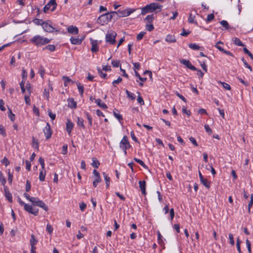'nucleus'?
Masks as SVG:
<instances>
[{
  "label": "nucleus",
  "mask_w": 253,
  "mask_h": 253,
  "mask_svg": "<svg viewBox=\"0 0 253 253\" xmlns=\"http://www.w3.org/2000/svg\"><path fill=\"white\" fill-rule=\"evenodd\" d=\"M0 182L2 185H4L6 183V179L1 171L0 172Z\"/></svg>",
  "instance_id": "58836bf2"
},
{
  "label": "nucleus",
  "mask_w": 253,
  "mask_h": 253,
  "mask_svg": "<svg viewBox=\"0 0 253 253\" xmlns=\"http://www.w3.org/2000/svg\"><path fill=\"white\" fill-rule=\"evenodd\" d=\"M137 102L140 104V105H143L144 104V101L142 98V97L139 95L137 99Z\"/></svg>",
  "instance_id": "e2e57ef3"
},
{
  "label": "nucleus",
  "mask_w": 253,
  "mask_h": 253,
  "mask_svg": "<svg viewBox=\"0 0 253 253\" xmlns=\"http://www.w3.org/2000/svg\"><path fill=\"white\" fill-rule=\"evenodd\" d=\"M50 41V40L40 35H36L30 39V42L37 46H41L48 43Z\"/></svg>",
  "instance_id": "f03ea898"
},
{
  "label": "nucleus",
  "mask_w": 253,
  "mask_h": 253,
  "mask_svg": "<svg viewBox=\"0 0 253 253\" xmlns=\"http://www.w3.org/2000/svg\"><path fill=\"white\" fill-rule=\"evenodd\" d=\"M95 102L98 106L104 109H106L108 108L107 106L104 103H101V100L100 99H96Z\"/></svg>",
  "instance_id": "412c9836"
},
{
  "label": "nucleus",
  "mask_w": 253,
  "mask_h": 253,
  "mask_svg": "<svg viewBox=\"0 0 253 253\" xmlns=\"http://www.w3.org/2000/svg\"><path fill=\"white\" fill-rule=\"evenodd\" d=\"M106 13H107V17H107L108 18V20L109 21H110L112 19L113 15L115 14V11L112 12H110V13L107 12Z\"/></svg>",
  "instance_id": "13d9d810"
},
{
  "label": "nucleus",
  "mask_w": 253,
  "mask_h": 253,
  "mask_svg": "<svg viewBox=\"0 0 253 253\" xmlns=\"http://www.w3.org/2000/svg\"><path fill=\"white\" fill-rule=\"evenodd\" d=\"M243 51L246 54H248L252 59H253V54L246 47L243 48Z\"/></svg>",
  "instance_id": "49530a36"
},
{
  "label": "nucleus",
  "mask_w": 253,
  "mask_h": 253,
  "mask_svg": "<svg viewBox=\"0 0 253 253\" xmlns=\"http://www.w3.org/2000/svg\"><path fill=\"white\" fill-rule=\"evenodd\" d=\"M24 210L29 213L33 214L35 216H37L38 214V209L36 210V209H34L31 206L26 204L24 206Z\"/></svg>",
  "instance_id": "1a4fd4ad"
},
{
  "label": "nucleus",
  "mask_w": 253,
  "mask_h": 253,
  "mask_svg": "<svg viewBox=\"0 0 253 253\" xmlns=\"http://www.w3.org/2000/svg\"><path fill=\"white\" fill-rule=\"evenodd\" d=\"M242 61H243V62L244 63L245 67L247 68H248L251 71H252V68L251 66H250L248 63L247 62V61L245 60V59L244 58H242Z\"/></svg>",
  "instance_id": "864d4df0"
},
{
  "label": "nucleus",
  "mask_w": 253,
  "mask_h": 253,
  "mask_svg": "<svg viewBox=\"0 0 253 253\" xmlns=\"http://www.w3.org/2000/svg\"><path fill=\"white\" fill-rule=\"evenodd\" d=\"M234 43L236 45L240 46H244L245 44L241 42V41L238 38H235L233 40Z\"/></svg>",
  "instance_id": "393cba45"
},
{
  "label": "nucleus",
  "mask_w": 253,
  "mask_h": 253,
  "mask_svg": "<svg viewBox=\"0 0 253 253\" xmlns=\"http://www.w3.org/2000/svg\"><path fill=\"white\" fill-rule=\"evenodd\" d=\"M47 112L48 113V115L50 117V118L51 119V120H54L56 117V115L55 114L52 113L50 109H49Z\"/></svg>",
  "instance_id": "bf43d9fd"
},
{
  "label": "nucleus",
  "mask_w": 253,
  "mask_h": 253,
  "mask_svg": "<svg viewBox=\"0 0 253 253\" xmlns=\"http://www.w3.org/2000/svg\"><path fill=\"white\" fill-rule=\"evenodd\" d=\"M120 147L122 149H127L130 147L126 136L123 137L120 143Z\"/></svg>",
  "instance_id": "0eeeda50"
},
{
  "label": "nucleus",
  "mask_w": 253,
  "mask_h": 253,
  "mask_svg": "<svg viewBox=\"0 0 253 253\" xmlns=\"http://www.w3.org/2000/svg\"><path fill=\"white\" fill-rule=\"evenodd\" d=\"M92 163L91 164V165L93 167L95 168H98L100 165V163L98 160H97L95 158H93L92 159Z\"/></svg>",
  "instance_id": "a878e982"
},
{
  "label": "nucleus",
  "mask_w": 253,
  "mask_h": 253,
  "mask_svg": "<svg viewBox=\"0 0 253 253\" xmlns=\"http://www.w3.org/2000/svg\"><path fill=\"white\" fill-rule=\"evenodd\" d=\"M49 21H45V23H42V28L44 30L48 33H53L54 31L58 32L59 30H56L55 28L52 27L49 23Z\"/></svg>",
  "instance_id": "423d86ee"
},
{
  "label": "nucleus",
  "mask_w": 253,
  "mask_h": 253,
  "mask_svg": "<svg viewBox=\"0 0 253 253\" xmlns=\"http://www.w3.org/2000/svg\"><path fill=\"white\" fill-rule=\"evenodd\" d=\"M25 88L28 92V93L30 95L32 92V87L30 84L29 82H27L26 84Z\"/></svg>",
  "instance_id": "f704fd0d"
},
{
  "label": "nucleus",
  "mask_w": 253,
  "mask_h": 253,
  "mask_svg": "<svg viewBox=\"0 0 253 253\" xmlns=\"http://www.w3.org/2000/svg\"><path fill=\"white\" fill-rule=\"evenodd\" d=\"M190 33V31H186L184 29H183L182 33L180 34L181 36L186 37Z\"/></svg>",
  "instance_id": "680f3d73"
},
{
  "label": "nucleus",
  "mask_w": 253,
  "mask_h": 253,
  "mask_svg": "<svg viewBox=\"0 0 253 253\" xmlns=\"http://www.w3.org/2000/svg\"><path fill=\"white\" fill-rule=\"evenodd\" d=\"M77 85L79 89V91L81 95L82 96L84 91V87L83 85H81L80 83H77Z\"/></svg>",
  "instance_id": "7c9ffc66"
},
{
  "label": "nucleus",
  "mask_w": 253,
  "mask_h": 253,
  "mask_svg": "<svg viewBox=\"0 0 253 253\" xmlns=\"http://www.w3.org/2000/svg\"><path fill=\"white\" fill-rule=\"evenodd\" d=\"M107 17V13L102 14L98 18L97 22L102 25H104L109 22Z\"/></svg>",
  "instance_id": "f8f14e48"
},
{
  "label": "nucleus",
  "mask_w": 253,
  "mask_h": 253,
  "mask_svg": "<svg viewBox=\"0 0 253 253\" xmlns=\"http://www.w3.org/2000/svg\"><path fill=\"white\" fill-rule=\"evenodd\" d=\"M101 181V177H95L94 180L93 182V185L96 187L99 182Z\"/></svg>",
  "instance_id": "a19ab883"
},
{
  "label": "nucleus",
  "mask_w": 253,
  "mask_h": 253,
  "mask_svg": "<svg viewBox=\"0 0 253 253\" xmlns=\"http://www.w3.org/2000/svg\"><path fill=\"white\" fill-rule=\"evenodd\" d=\"M62 80L64 82V84L65 86H67L68 85V84L70 82H72L73 84L74 83L69 78V77L66 76H63L62 77Z\"/></svg>",
  "instance_id": "4be33fe9"
},
{
  "label": "nucleus",
  "mask_w": 253,
  "mask_h": 253,
  "mask_svg": "<svg viewBox=\"0 0 253 253\" xmlns=\"http://www.w3.org/2000/svg\"><path fill=\"white\" fill-rule=\"evenodd\" d=\"M38 243V241L35 238V236L33 234L31 235V238L30 239V244L31 246H35V245Z\"/></svg>",
  "instance_id": "2f4dec72"
},
{
  "label": "nucleus",
  "mask_w": 253,
  "mask_h": 253,
  "mask_svg": "<svg viewBox=\"0 0 253 253\" xmlns=\"http://www.w3.org/2000/svg\"><path fill=\"white\" fill-rule=\"evenodd\" d=\"M166 41L168 42L172 43L176 42V39L174 35H168L166 37Z\"/></svg>",
  "instance_id": "aec40b11"
},
{
  "label": "nucleus",
  "mask_w": 253,
  "mask_h": 253,
  "mask_svg": "<svg viewBox=\"0 0 253 253\" xmlns=\"http://www.w3.org/2000/svg\"><path fill=\"white\" fill-rule=\"evenodd\" d=\"M154 27L152 24H147L146 25V29L147 31L150 32L154 29Z\"/></svg>",
  "instance_id": "338daca9"
},
{
  "label": "nucleus",
  "mask_w": 253,
  "mask_h": 253,
  "mask_svg": "<svg viewBox=\"0 0 253 253\" xmlns=\"http://www.w3.org/2000/svg\"><path fill=\"white\" fill-rule=\"evenodd\" d=\"M90 43L91 44V51L92 52H96L98 51L99 48L98 46V42L97 40H93L90 38Z\"/></svg>",
  "instance_id": "9b49d317"
},
{
  "label": "nucleus",
  "mask_w": 253,
  "mask_h": 253,
  "mask_svg": "<svg viewBox=\"0 0 253 253\" xmlns=\"http://www.w3.org/2000/svg\"><path fill=\"white\" fill-rule=\"evenodd\" d=\"M39 73L40 74L41 77L43 78V75L45 73V71L43 66L42 65H41L39 68Z\"/></svg>",
  "instance_id": "c03bdc74"
},
{
  "label": "nucleus",
  "mask_w": 253,
  "mask_h": 253,
  "mask_svg": "<svg viewBox=\"0 0 253 253\" xmlns=\"http://www.w3.org/2000/svg\"><path fill=\"white\" fill-rule=\"evenodd\" d=\"M154 18V14L148 15L146 17V20L148 23H152Z\"/></svg>",
  "instance_id": "ea45409f"
},
{
  "label": "nucleus",
  "mask_w": 253,
  "mask_h": 253,
  "mask_svg": "<svg viewBox=\"0 0 253 253\" xmlns=\"http://www.w3.org/2000/svg\"><path fill=\"white\" fill-rule=\"evenodd\" d=\"M112 64L113 67H118L120 65V61L118 60H113L112 61Z\"/></svg>",
  "instance_id": "774afa93"
},
{
  "label": "nucleus",
  "mask_w": 253,
  "mask_h": 253,
  "mask_svg": "<svg viewBox=\"0 0 253 253\" xmlns=\"http://www.w3.org/2000/svg\"><path fill=\"white\" fill-rule=\"evenodd\" d=\"M4 191H5V196L6 198V199L8 200V201L10 203L12 202V196L11 194L9 192V191L7 189L6 187H4Z\"/></svg>",
  "instance_id": "a211bd4d"
},
{
  "label": "nucleus",
  "mask_w": 253,
  "mask_h": 253,
  "mask_svg": "<svg viewBox=\"0 0 253 253\" xmlns=\"http://www.w3.org/2000/svg\"><path fill=\"white\" fill-rule=\"evenodd\" d=\"M68 32L72 34H78L79 33V30L78 28L74 26H70L67 28Z\"/></svg>",
  "instance_id": "2eb2a0df"
},
{
  "label": "nucleus",
  "mask_w": 253,
  "mask_h": 253,
  "mask_svg": "<svg viewBox=\"0 0 253 253\" xmlns=\"http://www.w3.org/2000/svg\"><path fill=\"white\" fill-rule=\"evenodd\" d=\"M71 43L73 44H81V40L79 38L71 37L70 39Z\"/></svg>",
  "instance_id": "5701e85b"
},
{
  "label": "nucleus",
  "mask_w": 253,
  "mask_h": 253,
  "mask_svg": "<svg viewBox=\"0 0 253 253\" xmlns=\"http://www.w3.org/2000/svg\"><path fill=\"white\" fill-rule=\"evenodd\" d=\"M24 196L27 199H28V200H29L30 202H31L32 203L33 202V201L34 200H35V197H31L28 194L26 193H25L24 194Z\"/></svg>",
  "instance_id": "e433bc0d"
},
{
  "label": "nucleus",
  "mask_w": 253,
  "mask_h": 253,
  "mask_svg": "<svg viewBox=\"0 0 253 253\" xmlns=\"http://www.w3.org/2000/svg\"><path fill=\"white\" fill-rule=\"evenodd\" d=\"M219 83L222 84L223 87L225 89L229 90H231L230 85L228 84L221 82H220Z\"/></svg>",
  "instance_id": "79ce46f5"
},
{
  "label": "nucleus",
  "mask_w": 253,
  "mask_h": 253,
  "mask_svg": "<svg viewBox=\"0 0 253 253\" xmlns=\"http://www.w3.org/2000/svg\"><path fill=\"white\" fill-rule=\"evenodd\" d=\"M1 163L4 164L5 167H7L9 164V161L5 157L1 160Z\"/></svg>",
  "instance_id": "052dcab7"
},
{
  "label": "nucleus",
  "mask_w": 253,
  "mask_h": 253,
  "mask_svg": "<svg viewBox=\"0 0 253 253\" xmlns=\"http://www.w3.org/2000/svg\"><path fill=\"white\" fill-rule=\"evenodd\" d=\"M74 126V124L69 120L66 123V129L69 134H70Z\"/></svg>",
  "instance_id": "6ab92c4d"
},
{
  "label": "nucleus",
  "mask_w": 253,
  "mask_h": 253,
  "mask_svg": "<svg viewBox=\"0 0 253 253\" xmlns=\"http://www.w3.org/2000/svg\"><path fill=\"white\" fill-rule=\"evenodd\" d=\"M68 106L72 108H76L77 107V102L74 101L72 98H69L68 99Z\"/></svg>",
  "instance_id": "f3484780"
},
{
  "label": "nucleus",
  "mask_w": 253,
  "mask_h": 253,
  "mask_svg": "<svg viewBox=\"0 0 253 253\" xmlns=\"http://www.w3.org/2000/svg\"><path fill=\"white\" fill-rule=\"evenodd\" d=\"M189 47L193 50H199L200 49V46L196 43H190Z\"/></svg>",
  "instance_id": "72a5a7b5"
},
{
  "label": "nucleus",
  "mask_w": 253,
  "mask_h": 253,
  "mask_svg": "<svg viewBox=\"0 0 253 253\" xmlns=\"http://www.w3.org/2000/svg\"><path fill=\"white\" fill-rule=\"evenodd\" d=\"M43 131L46 139H49L51 135V131L50 125L48 123L46 124V125L44 128L43 129Z\"/></svg>",
  "instance_id": "ddd939ff"
},
{
  "label": "nucleus",
  "mask_w": 253,
  "mask_h": 253,
  "mask_svg": "<svg viewBox=\"0 0 253 253\" xmlns=\"http://www.w3.org/2000/svg\"><path fill=\"white\" fill-rule=\"evenodd\" d=\"M132 64L133 65L134 70L136 71L135 70H139L140 68V65L138 62H132Z\"/></svg>",
  "instance_id": "4d7b16f0"
},
{
  "label": "nucleus",
  "mask_w": 253,
  "mask_h": 253,
  "mask_svg": "<svg viewBox=\"0 0 253 253\" xmlns=\"http://www.w3.org/2000/svg\"><path fill=\"white\" fill-rule=\"evenodd\" d=\"M103 175L105 180L106 187L108 188L110 185V178L105 172H103Z\"/></svg>",
  "instance_id": "b1692460"
},
{
  "label": "nucleus",
  "mask_w": 253,
  "mask_h": 253,
  "mask_svg": "<svg viewBox=\"0 0 253 253\" xmlns=\"http://www.w3.org/2000/svg\"><path fill=\"white\" fill-rule=\"evenodd\" d=\"M214 18V14L213 13L209 14L207 16V18L206 20V21L207 23L210 22L211 21H212Z\"/></svg>",
  "instance_id": "3c124183"
},
{
  "label": "nucleus",
  "mask_w": 253,
  "mask_h": 253,
  "mask_svg": "<svg viewBox=\"0 0 253 253\" xmlns=\"http://www.w3.org/2000/svg\"><path fill=\"white\" fill-rule=\"evenodd\" d=\"M179 61H180V63L184 65L189 69H190L192 71L197 70V68L195 66L192 65L189 60L182 59H180Z\"/></svg>",
  "instance_id": "9d476101"
},
{
  "label": "nucleus",
  "mask_w": 253,
  "mask_h": 253,
  "mask_svg": "<svg viewBox=\"0 0 253 253\" xmlns=\"http://www.w3.org/2000/svg\"><path fill=\"white\" fill-rule=\"evenodd\" d=\"M85 114H86L87 120L88 121L89 125L90 126H92V117L88 113H86Z\"/></svg>",
  "instance_id": "09e8293b"
},
{
  "label": "nucleus",
  "mask_w": 253,
  "mask_h": 253,
  "mask_svg": "<svg viewBox=\"0 0 253 253\" xmlns=\"http://www.w3.org/2000/svg\"><path fill=\"white\" fill-rule=\"evenodd\" d=\"M46 230L49 233L51 234L53 231V228L51 225L47 224L46 225Z\"/></svg>",
  "instance_id": "0e129e2a"
},
{
  "label": "nucleus",
  "mask_w": 253,
  "mask_h": 253,
  "mask_svg": "<svg viewBox=\"0 0 253 253\" xmlns=\"http://www.w3.org/2000/svg\"><path fill=\"white\" fill-rule=\"evenodd\" d=\"M199 177L200 179V181L207 188H209L210 187V184L208 182V180L206 178H204L201 172L199 171Z\"/></svg>",
  "instance_id": "4468645a"
},
{
  "label": "nucleus",
  "mask_w": 253,
  "mask_h": 253,
  "mask_svg": "<svg viewBox=\"0 0 253 253\" xmlns=\"http://www.w3.org/2000/svg\"><path fill=\"white\" fill-rule=\"evenodd\" d=\"M0 134L2 135L4 137L6 136L5 128L2 125H0Z\"/></svg>",
  "instance_id": "603ef678"
},
{
  "label": "nucleus",
  "mask_w": 253,
  "mask_h": 253,
  "mask_svg": "<svg viewBox=\"0 0 253 253\" xmlns=\"http://www.w3.org/2000/svg\"><path fill=\"white\" fill-rule=\"evenodd\" d=\"M162 5L158 3L153 2L146 5L141 8V14L145 15L148 12H152L154 10L159 9L158 11L162 10Z\"/></svg>",
  "instance_id": "f257e3e1"
},
{
  "label": "nucleus",
  "mask_w": 253,
  "mask_h": 253,
  "mask_svg": "<svg viewBox=\"0 0 253 253\" xmlns=\"http://www.w3.org/2000/svg\"><path fill=\"white\" fill-rule=\"evenodd\" d=\"M134 73H135V75L137 77H138V79H139V80H140L142 82H144L146 81V80H147L146 78L141 77L139 74L136 71H135Z\"/></svg>",
  "instance_id": "a18cd8bd"
},
{
  "label": "nucleus",
  "mask_w": 253,
  "mask_h": 253,
  "mask_svg": "<svg viewBox=\"0 0 253 253\" xmlns=\"http://www.w3.org/2000/svg\"><path fill=\"white\" fill-rule=\"evenodd\" d=\"M146 34L145 32H141L137 36V40L140 41L142 39L143 36Z\"/></svg>",
  "instance_id": "5fc2aeb1"
},
{
  "label": "nucleus",
  "mask_w": 253,
  "mask_h": 253,
  "mask_svg": "<svg viewBox=\"0 0 253 253\" xmlns=\"http://www.w3.org/2000/svg\"><path fill=\"white\" fill-rule=\"evenodd\" d=\"M57 3L56 2V0H50L46 5L43 8V12L44 13H47V11L50 9V7L51 11H54L57 6Z\"/></svg>",
  "instance_id": "20e7f679"
},
{
  "label": "nucleus",
  "mask_w": 253,
  "mask_h": 253,
  "mask_svg": "<svg viewBox=\"0 0 253 253\" xmlns=\"http://www.w3.org/2000/svg\"><path fill=\"white\" fill-rule=\"evenodd\" d=\"M45 172L43 173L42 170H41L40 172L39 179L40 181H43L45 179Z\"/></svg>",
  "instance_id": "37998d69"
},
{
  "label": "nucleus",
  "mask_w": 253,
  "mask_h": 253,
  "mask_svg": "<svg viewBox=\"0 0 253 253\" xmlns=\"http://www.w3.org/2000/svg\"><path fill=\"white\" fill-rule=\"evenodd\" d=\"M223 44V43L222 42L219 41L215 45V46L220 51L222 52L224 50V49L220 46L219 44Z\"/></svg>",
  "instance_id": "de8ad7c7"
},
{
  "label": "nucleus",
  "mask_w": 253,
  "mask_h": 253,
  "mask_svg": "<svg viewBox=\"0 0 253 253\" xmlns=\"http://www.w3.org/2000/svg\"><path fill=\"white\" fill-rule=\"evenodd\" d=\"M220 24L224 27L226 29L229 28V24L228 22L225 20H222L220 22Z\"/></svg>",
  "instance_id": "8fccbe9b"
},
{
  "label": "nucleus",
  "mask_w": 253,
  "mask_h": 253,
  "mask_svg": "<svg viewBox=\"0 0 253 253\" xmlns=\"http://www.w3.org/2000/svg\"><path fill=\"white\" fill-rule=\"evenodd\" d=\"M25 189L26 192H29L31 189V182L29 180H27L26 181Z\"/></svg>",
  "instance_id": "6e6d98bb"
},
{
  "label": "nucleus",
  "mask_w": 253,
  "mask_h": 253,
  "mask_svg": "<svg viewBox=\"0 0 253 253\" xmlns=\"http://www.w3.org/2000/svg\"><path fill=\"white\" fill-rule=\"evenodd\" d=\"M117 34L114 32L108 33L106 35V42L111 44H114L116 42Z\"/></svg>",
  "instance_id": "39448f33"
},
{
  "label": "nucleus",
  "mask_w": 253,
  "mask_h": 253,
  "mask_svg": "<svg viewBox=\"0 0 253 253\" xmlns=\"http://www.w3.org/2000/svg\"><path fill=\"white\" fill-rule=\"evenodd\" d=\"M134 160L138 163L139 164H140L142 167H143L144 169H147L148 167L146 166V165L145 164V163L141 160L137 159L136 158H134Z\"/></svg>",
  "instance_id": "c85d7f7f"
},
{
  "label": "nucleus",
  "mask_w": 253,
  "mask_h": 253,
  "mask_svg": "<svg viewBox=\"0 0 253 253\" xmlns=\"http://www.w3.org/2000/svg\"><path fill=\"white\" fill-rule=\"evenodd\" d=\"M135 10V9L127 8L123 10H119L115 11V14L119 17H126L129 15Z\"/></svg>",
  "instance_id": "7ed1b4c3"
},
{
  "label": "nucleus",
  "mask_w": 253,
  "mask_h": 253,
  "mask_svg": "<svg viewBox=\"0 0 253 253\" xmlns=\"http://www.w3.org/2000/svg\"><path fill=\"white\" fill-rule=\"evenodd\" d=\"M8 116L12 122L14 121L15 115L12 113L11 109H10L9 108H8Z\"/></svg>",
  "instance_id": "cd10ccee"
},
{
  "label": "nucleus",
  "mask_w": 253,
  "mask_h": 253,
  "mask_svg": "<svg viewBox=\"0 0 253 253\" xmlns=\"http://www.w3.org/2000/svg\"><path fill=\"white\" fill-rule=\"evenodd\" d=\"M139 187L141 191L142 194L144 195H146V182L144 180L139 181Z\"/></svg>",
  "instance_id": "dca6fc26"
},
{
  "label": "nucleus",
  "mask_w": 253,
  "mask_h": 253,
  "mask_svg": "<svg viewBox=\"0 0 253 253\" xmlns=\"http://www.w3.org/2000/svg\"><path fill=\"white\" fill-rule=\"evenodd\" d=\"M158 242L161 246H163L164 244L162 239V236L159 231L158 232Z\"/></svg>",
  "instance_id": "473e14b6"
},
{
  "label": "nucleus",
  "mask_w": 253,
  "mask_h": 253,
  "mask_svg": "<svg viewBox=\"0 0 253 253\" xmlns=\"http://www.w3.org/2000/svg\"><path fill=\"white\" fill-rule=\"evenodd\" d=\"M77 125L79 126H82L83 128H85L84 120L79 117L78 118Z\"/></svg>",
  "instance_id": "c756f323"
},
{
  "label": "nucleus",
  "mask_w": 253,
  "mask_h": 253,
  "mask_svg": "<svg viewBox=\"0 0 253 253\" xmlns=\"http://www.w3.org/2000/svg\"><path fill=\"white\" fill-rule=\"evenodd\" d=\"M122 81V79L121 77H119L117 80H114L112 82V84L114 86H116V84L120 83Z\"/></svg>",
  "instance_id": "69168bd1"
},
{
  "label": "nucleus",
  "mask_w": 253,
  "mask_h": 253,
  "mask_svg": "<svg viewBox=\"0 0 253 253\" xmlns=\"http://www.w3.org/2000/svg\"><path fill=\"white\" fill-rule=\"evenodd\" d=\"M126 92L127 97L130 98L131 100H134L135 98V96L133 93L129 92L127 90H126Z\"/></svg>",
  "instance_id": "4c0bfd02"
},
{
  "label": "nucleus",
  "mask_w": 253,
  "mask_h": 253,
  "mask_svg": "<svg viewBox=\"0 0 253 253\" xmlns=\"http://www.w3.org/2000/svg\"><path fill=\"white\" fill-rule=\"evenodd\" d=\"M43 49H47V50H48L50 51H53L55 50V47L54 45L53 44H49V45H46L44 48Z\"/></svg>",
  "instance_id": "c9c22d12"
},
{
  "label": "nucleus",
  "mask_w": 253,
  "mask_h": 253,
  "mask_svg": "<svg viewBox=\"0 0 253 253\" xmlns=\"http://www.w3.org/2000/svg\"><path fill=\"white\" fill-rule=\"evenodd\" d=\"M116 111H118L117 109H115L113 111V114L115 118H116L120 123H121V121L123 120V117L121 115L116 112Z\"/></svg>",
  "instance_id": "bb28decb"
},
{
  "label": "nucleus",
  "mask_w": 253,
  "mask_h": 253,
  "mask_svg": "<svg viewBox=\"0 0 253 253\" xmlns=\"http://www.w3.org/2000/svg\"><path fill=\"white\" fill-rule=\"evenodd\" d=\"M34 206H37L42 208L44 211H47L48 210V207L42 201L40 200L38 198H35V200L32 203Z\"/></svg>",
  "instance_id": "6e6552de"
}]
</instances>
